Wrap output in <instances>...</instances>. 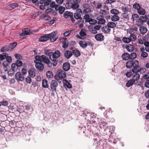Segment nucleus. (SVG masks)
<instances>
[{
    "mask_svg": "<svg viewBox=\"0 0 149 149\" xmlns=\"http://www.w3.org/2000/svg\"><path fill=\"white\" fill-rule=\"evenodd\" d=\"M39 4H40L39 6V7L40 9L43 10L45 9V7L46 6L45 5V4H41L39 3Z\"/></svg>",
    "mask_w": 149,
    "mask_h": 149,
    "instance_id": "nucleus-59",
    "label": "nucleus"
},
{
    "mask_svg": "<svg viewBox=\"0 0 149 149\" xmlns=\"http://www.w3.org/2000/svg\"><path fill=\"white\" fill-rule=\"evenodd\" d=\"M122 15L123 16V17L127 19H128L129 18V16L128 14L124 12V13H122Z\"/></svg>",
    "mask_w": 149,
    "mask_h": 149,
    "instance_id": "nucleus-53",
    "label": "nucleus"
},
{
    "mask_svg": "<svg viewBox=\"0 0 149 149\" xmlns=\"http://www.w3.org/2000/svg\"><path fill=\"white\" fill-rule=\"evenodd\" d=\"M62 47L64 48H67L68 45V42L66 41H64L62 42Z\"/></svg>",
    "mask_w": 149,
    "mask_h": 149,
    "instance_id": "nucleus-46",
    "label": "nucleus"
},
{
    "mask_svg": "<svg viewBox=\"0 0 149 149\" xmlns=\"http://www.w3.org/2000/svg\"><path fill=\"white\" fill-rule=\"evenodd\" d=\"M22 31V32H24L26 35L30 34H31L30 30L28 29H23Z\"/></svg>",
    "mask_w": 149,
    "mask_h": 149,
    "instance_id": "nucleus-37",
    "label": "nucleus"
},
{
    "mask_svg": "<svg viewBox=\"0 0 149 149\" xmlns=\"http://www.w3.org/2000/svg\"><path fill=\"white\" fill-rule=\"evenodd\" d=\"M82 14V11L81 9H78L76 10V12L74 14V17L77 19H81L82 18L81 15Z\"/></svg>",
    "mask_w": 149,
    "mask_h": 149,
    "instance_id": "nucleus-6",
    "label": "nucleus"
},
{
    "mask_svg": "<svg viewBox=\"0 0 149 149\" xmlns=\"http://www.w3.org/2000/svg\"><path fill=\"white\" fill-rule=\"evenodd\" d=\"M140 78V75L137 72H136L135 74L132 77V79L134 80V82L135 81H138Z\"/></svg>",
    "mask_w": 149,
    "mask_h": 149,
    "instance_id": "nucleus-25",
    "label": "nucleus"
},
{
    "mask_svg": "<svg viewBox=\"0 0 149 149\" xmlns=\"http://www.w3.org/2000/svg\"><path fill=\"white\" fill-rule=\"evenodd\" d=\"M95 38L97 40L100 41L103 40L104 38V36L100 34L96 35Z\"/></svg>",
    "mask_w": 149,
    "mask_h": 149,
    "instance_id": "nucleus-13",
    "label": "nucleus"
},
{
    "mask_svg": "<svg viewBox=\"0 0 149 149\" xmlns=\"http://www.w3.org/2000/svg\"><path fill=\"white\" fill-rule=\"evenodd\" d=\"M79 5L78 3H74L72 6V8L73 9H76L79 8Z\"/></svg>",
    "mask_w": 149,
    "mask_h": 149,
    "instance_id": "nucleus-47",
    "label": "nucleus"
},
{
    "mask_svg": "<svg viewBox=\"0 0 149 149\" xmlns=\"http://www.w3.org/2000/svg\"><path fill=\"white\" fill-rule=\"evenodd\" d=\"M60 52L59 50L56 51L54 53L51 52H49V58L53 61L52 63L50 61L49 59L44 55L35 56L34 62L36 64V68L39 71L43 70L44 66L42 63V61L47 64L49 67H51L52 65L54 66H56L57 64L56 59L60 56Z\"/></svg>",
    "mask_w": 149,
    "mask_h": 149,
    "instance_id": "nucleus-1",
    "label": "nucleus"
},
{
    "mask_svg": "<svg viewBox=\"0 0 149 149\" xmlns=\"http://www.w3.org/2000/svg\"><path fill=\"white\" fill-rule=\"evenodd\" d=\"M65 7L63 6H61L59 5L56 6L55 7V10H59L60 14H62L65 10Z\"/></svg>",
    "mask_w": 149,
    "mask_h": 149,
    "instance_id": "nucleus-11",
    "label": "nucleus"
},
{
    "mask_svg": "<svg viewBox=\"0 0 149 149\" xmlns=\"http://www.w3.org/2000/svg\"><path fill=\"white\" fill-rule=\"evenodd\" d=\"M21 72L24 75H25L27 74V70L25 68H23L22 69Z\"/></svg>",
    "mask_w": 149,
    "mask_h": 149,
    "instance_id": "nucleus-61",
    "label": "nucleus"
},
{
    "mask_svg": "<svg viewBox=\"0 0 149 149\" xmlns=\"http://www.w3.org/2000/svg\"><path fill=\"white\" fill-rule=\"evenodd\" d=\"M64 54L65 57L68 59L72 56V52L70 51L67 50L65 52Z\"/></svg>",
    "mask_w": 149,
    "mask_h": 149,
    "instance_id": "nucleus-21",
    "label": "nucleus"
},
{
    "mask_svg": "<svg viewBox=\"0 0 149 149\" xmlns=\"http://www.w3.org/2000/svg\"><path fill=\"white\" fill-rule=\"evenodd\" d=\"M148 54L146 52H142L141 54V58H146L148 57Z\"/></svg>",
    "mask_w": 149,
    "mask_h": 149,
    "instance_id": "nucleus-45",
    "label": "nucleus"
},
{
    "mask_svg": "<svg viewBox=\"0 0 149 149\" xmlns=\"http://www.w3.org/2000/svg\"><path fill=\"white\" fill-rule=\"evenodd\" d=\"M6 58V61L9 63H10L12 61V58L10 56H8V54H7V56Z\"/></svg>",
    "mask_w": 149,
    "mask_h": 149,
    "instance_id": "nucleus-54",
    "label": "nucleus"
},
{
    "mask_svg": "<svg viewBox=\"0 0 149 149\" xmlns=\"http://www.w3.org/2000/svg\"><path fill=\"white\" fill-rule=\"evenodd\" d=\"M130 57V55L127 53H125L123 54L122 55V57L123 59L125 61L128 60Z\"/></svg>",
    "mask_w": 149,
    "mask_h": 149,
    "instance_id": "nucleus-18",
    "label": "nucleus"
},
{
    "mask_svg": "<svg viewBox=\"0 0 149 149\" xmlns=\"http://www.w3.org/2000/svg\"><path fill=\"white\" fill-rule=\"evenodd\" d=\"M140 19L141 20L142 22H146L147 20L145 18V17H144V16H141L139 17Z\"/></svg>",
    "mask_w": 149,
    "mask_h": 149,
    "instance_id": "nucleus-60",
    "label": "nucleus"
},
{
    "mask_svg": "<svg viewBox=\"0 0 149 149\" xmlns=\"http://www.w3.org/2000/svg\"><path fill=\"white\" fill-rule=\"evenodd\" d=\"M29 75L31 77L33 78L36 76V73L35 70L33 69H31L28 71Z\"/></svg>",
    "mask_w": 149,
    "mask_h": 149,
    "instance_id": "nucleus-23",
    "label": "nucleus"
},
{
    "mask_svg": "<svg viewBox=\"0 0 149 149\" xmlns=\"http://www.w3.org/2000/svg\"><path fill=\"white\" fill-rule=\"evenodd\" d=\"M130 58L131 59H134L136 57V54L135 53H132L130 54Z\"/></svg>",
    "mask_w": 149,
    "mask_h": 149,
    "instance_id": "nucleus-42",
    "label": "nucleus"
},
{
    "mask_svg": "<svg viewBox=\"0 0 149 149\" xmlns=\"http://www.w3.org/2000/svg\"><path fill=\"white\" fill-rule=\"evenodd\" d=\"M64 84L68 88H71L72 86L71 84L65 79H64L63 81Z\"/></svg>",
    "mask_w": 149,
    "mask_h": 149,
    "instance_id": "nucleus-28",
    "label": "nucleus"
},
{
    "mask_svg": "<svg viewBox=\"0 0 149 149\" xmlns=\"http://www.w3.org/2000/svg\"><path fill=\"white\" fill-rule=\"evenodd\" d=\"M86 31L81 30L79 32V35H77L76 37L81 39H84L86 38Z\"/></svg>",
    "mask_w": 149,
    "mask_h": 149,
    "instance_id": "nucleus-8",
    "label": "nucleus"
},
{
    "mask_svg": "<svg viewBox=\"0 0 149 149\" xmlns=\"http://www.w3.org/2000/svg\"><path fill=\"white\" fill-rule=\"evenodd\" d=\"M15 79L18 81H23L24 78L22 74L20 72H17L15 74Z\"/></svg>",
    "mask_w": 149,
    "mask_h": 149,
    "instance_id": "nucleus-9",
    "label": "nucleus"
},
{
    "mask_svg": "<svg viewBox=\"0 0 149 149\" xmlns=\"http://www.w3.org/2000/svg\"><path fill=\"white\" fill-rule=\"evenodd\" d=\"M46 76L48 78H51L52 77V73L50 71H47L46 74Z\"/></svg>",
    "mask_w": 149,
    "mask_h": 149,
    "instance_id": "nucleus-44",
    "label": "nucleus"
},
{
    "mask_svg": "<svg viewBox=\"0 0 149 149\" xmlns=\"http://www.w3.org/2000/svg\"><path fill=\"white\" fill-rule=\"evenodd\" d=\"M139 62L136 60H129L126 63V67L128 68H130L133 67V68L137 69L139 68Z\"/></svg>",
    "mask_w": 149,
    "mask_h": 149,
    "instance_id": "nucleus-2",
    "label": "nucleus"
},
{
    "mask_svg": "<svg viewBox=\"0 0 149 149\" xmlns=\"http://www.w3.org/2000/svg\"><path fill=\"white\" fill-rule=\"evenodd\" d=\"M139 30L140 33L143 35L146 33L148 29L146 27L142 26L140 27Z\"/></svg>",
    "mask_w": 149,
    "mask_h": 149,
    "instance_id": "nucleus-15",
    "label": "nucleus"
},
{
    "mask_svg": "<svg viewBox=\"0 0 149 149\" xmlns=\"http://www.w3.org/2000/svg\"><path fill=\"white\" fill-rule=\"evenodd\" d=\"M48 35L50 41L52 42L56 41L58 37V32L56 31L53 32L48 34Z\"/></svg>",
    "mask_w": 149,
    "mask_h": 149,
    "instance_id": "nucleus-3",
    "label": "nucleus"
},
{
    "mask_svg": "<svg viewBox=\"0 0 149 149\" xmlns=\"http://www.w3.org/2000/svg\"><path fill=\"white\" fill-rule=\"evenodd\" d=\"M138 42L139 44L142 45L143 44L144 42L141 38H139L138 40Z\"/></svg>",
    "mask_w": 149,
    "mask_h": 149,
    "instance_id": "nucleus-63",
    "label": "nucleus"
},
{
    "mask_svg": "<svg viewBox=\"0 0 149 149\" xmlns=\"http://www.w3.org/2000/svg\"><path fill=\"white\" fill-rule=\"evenodd\" d=\"M139 17V16L138 15V14H134L132 15L131 19L133 21H134L136 19L138 18Z\"/></svg>",
    "mask_w": 149,
    "mask_h": 149,
    "instance_id": "nucleus-48",
    "label": "nucleus"
},
{
    "mask_svg": "<svg viewBox=\"0 0 149 149\" xmlns=\"http://www.w3.org/2000/svg\"><path fill=\"white\" fill-rule=\"evenodd\" d=\"M52 11L53 9L52 8H48L46 10L45 13L47 14L52 12Z\"/></svg>",
    "mask_w": 149,
    "mask_h": 149,
    "instance_id": "nucleus-64",
    "label": "nucleus"
},
{
    "mask_svg": "<svg viewBox=\"0 0 149 149\" xmlns=\"http://www.w3.org/2000/svg\"><path fill=\"white\" fill-rule=\"evenodd\" d=\"M72 54L76 57H78L80 55V52L77 49H73L72 51Z\"/></svg>",
    "mask_w": 149,
    "mask_h": 149,
    "instance_id": "nucleus-22",
    "label": "nucleus"
},
{
    "mask_svg": "<svg viewBox=\"0 0 149 149\" xmlns=\"http://www.w3.org/2000/svg\"><path fill=\"white\" fill-rule=\"evenodd\" d=\"M66 77L65 72L63 71H61L55 76V79L57 80H59L61 79H63Z\"/></svg>",
    "mask_w": 149,
    "mask_h": 149,
    "instance_id": "nucleus-4",
    "label": "nucleus"
},
{
    "mask_svg": "<svg viewBox=\"0 0 149 149\" xmlns=\"http://www.w3.org/2000/svg\"><path fill=\"white\" fill-rule=\"evenodd\" d=\"M129 38L131 41H134L136 40V37L134 35L131 34Z\"/></svg>",
    "mask_w": 149,
    "mask_h": 149,
    "instance_id": "nucleus-39",
    "label": "nucleus"
},
{
    "mask_svg": "<svg viewBox=\"0 0 149 149\" xmlns=\"http://www.w3.org/2000/svg\"><path fill=\"white\" fill-rule=\"evenodd\" d=\"M79 44L81 47L83 48L86 47L87 45H90L91 46L93 45V43L88 41H80L79 42Z\"/></svg>",
    "mask_w": 149,
    "mask_h": 149,
    "instance_id": "nucleus-7",
    "label": "nucleus"
},
{
    "mask_svg": "<svg viewBox=\"0 0 149 149\" xmlns=\"http://www.w3.org/2000/svg\"><path fill=\"white\" fill-rule=\"evenodd\" d=\"M49 39L48 34H46L41 36L39 38V40L40 42H44L47 40Z\"/></svg>",
    "mask_w": 149,
    "mask_h": 149,
    "instance_id": "nucleus-10",
    "label": "nucleus"
},
{
    "mask_svg": "<svg viewBox=\"0 0 149 149\" xmlns=\"http://www.w3.org/2000/svg\"><path fill=\"white\" fill-rule=\"evenodd\" d=\"M48 81L46 79H43L42 81V85L44 88H48V85L47 84Z\"/></svg>",
    "mask_w": 149,
    "mask_h": 149,
    "instance_id": "nucleus-35",
    "label": "nucleus"
},
{
    "mask_svg": "<svg viewBox=\"0 0 149 149\" xmlns=\"http://www.w3.org/2000/svg\"><path fill=\"white\" fill-rule=\"evenodd\" d=\"M16 65L17 67H20L22 66L23 65L22 62L19 60H18L16 62Z\"/></svg>",
    "mask_w": 149,
    "mask_h": 149,
    "instance_id": "nucleus-50",
    "label": "nucleus"
},
{
    "mask_svg": "<svg viewBox=\"0 0 149 149\" xmlns=\"http://www.w3.org/2000/svg\"><path fill=\"white\" fill-rule=\"evenodd\" d=\"M119 19V17L117 15H113L111 17V20L113 22L117 21H118Z\"/></svg>",
    "mask_w": 149,
    "mask_h": 149,
    "instance_id": "nucleus-32",
    "label": "nucleus"
},
{
    "mask_svg": "<svg viewBox=\"0 0 149 149\" xmlns=\"http://www.w3.org/2000/svg\"><path fill=\"white\" fill-rule=\"evenodd\" d=\"M50 6L52 8H55V7L56 6H58V5H56V3L55 1H51V2L49 4Z\"/></svg>",
    "mask_w": 149,
    "mask_h": 149,
    "instance_id": "nucleus-49",
    "label": "nucleus"
},
{
    "mask_svg": "<svg viewBox=\"0 0 149 149\" xmlns=\"http://www.w3.org/2000/svg\"><path fill=\"white\" fill-rule=\"evenodd\" d=\"M102 31L105 33H107L109 32L111 30V29L108 26L102 27L101 29Z\"/></svg>",
    "mask_w": 149,
    "mask_h": 149,
    "instance_id": "nucleus-19",
    "label": "nucleus"
},
{
    "mask_svg": "<svg viewBox=\"0 0 149 149\" xmlns=\"http://www.w3.org/2000/svg\"><path fill=\"white\" fill-rule=\"evenodd\" d=\"M83 11L84 13H88L91 12V9L89 8H86Z\"/></svg>",
    "mask_w": 149,
    "mask_h": 149,
    "instance_id": "nucleus-62",
    "label": "nucleus"
},
{
    "mask_svg": "<svg viewBox=\"0 0 149 149\" xmlns=\"http://www.w3.org/2000/svg\"><path fill=\"white\" fill-rule=\"evenodd\" d=\"M70 68V64L67 62L64 63L63 65V68L66 71L68 70Z\"/></svg>",
    "mask_w": 149,
    "mask_h": 149,
    "instance_id": "nucleus-20",
    "label": "nucleus"
},
{
    "mask_svg": "<svg viewBox=\"0 0 149 149\" xmlns=\"http://www.w3.org/2000/svg\"><path fill=\"white\" fill-rule=\"evenodd\" d=\"M122 41L123 42L125 43H129L131 42L129 38L126 37L123 38Z\"/></svg>",
    "mask_w": 149,
    "mask_h": 149,
    "instance_id": "nucleus-40",
    "label": "nucleus"
},
{
    "mask_svg": "<svg viewBox=\"0 0 149 149\" xmlns=\"http://www.w3.org/2000/svg\"><path fill=\"white\" fill-rule=\"evenodd\" d=\"M135 82L134 80L132 79L129 80L128 81L126 84V86L128 87H130L131 86H132L133 84Z\"/></svg>",
    "mask_w": 149,
    "mask_h": 149,
    "instance_id": "nucleus-29",
    "label": "nucleus"
},
{
    "mask_svg": "<svg viewBox=\"0 0 149 149\" xmlns=\"http://www.w3.org/2000/svg\"><path fill=\"white\" fill-rule=\"evenodd\" d=\"M89 15L88 14H86L84 17V19H85V21L86 22H88L89 20L91 19L89 17Z\"/></svg>",
    "mask_w": 149,
    "mask_h": 149,
    "instance_id": "nucleus-51",
    "label": "nucleus"
},
{
    "mask_svg": "<svg viewBox=\"0 0 149 149\" xmlns=\"http://www.w3.org/2000/svg\"><path fill=\"white\" fill-rule=\"evenodd\" d=\"M110 12L111 13L115 15H117L119 13V11L116 9H111L110 11Z\"/></svg>",
    "mask_w": 149,
    "mask_h": 149,
    "instance_id": "nucleus-34",
    "label": "nucleus"
},
{
    "mask_svg": "<svg viewBox=\"0 0 149 149\" xmlns=\"http://www.w3.org/2000/svg\"><path fill=\"white\" fill-rule=\"evenodd\" d=\"M15 56L17 59H20L22 58V56L20 54H16L15 55Z\"/></svg>",
    "mask_w": 149,
    "mask_h": 149,
    "instance_id": "nucleus-58",
    "label": "nucleus"
},
{
    "mask_svg": "<svg viewBox=\"0 0 149 149\" xmlns=\"http://www.w3.org/2000/svg\"><path fill=\"white\" fill-rule=\"evenodd\" d=\"M146 68H141L139 70H137L136 71L137 72H139L141 74H143L146 72Z\"/></svg>",
    "mask_w": 149,
    "mask_h": 149,
    "instance_id": "nucleus-36",
    "label": "nucleus"
},
{
    "mask_svg": "<svg viewBox=\"0 0 149 149\" xmlns=\"http://www.w3.org/2000/svg\"><path fill=\"white\" fill-rule=\"evenodd\" d=\"M32 1L33 3H35L37 5H39V3H43L44 2V0H32Z\"/></svg>",
    "mask_w": 149,
    "mask_h": 149,
    "instance_id": "nucleus-30",
    "label": "nucleus"
},
{
    "mask_svg": "<svg viewBox=\"0 0 149 149\" xmlns=\"http://www.w3.org/2000/svg\"><path fill=\"white\" fill-rule=\"evenodd\" d=\"M107 26L110 28H113L116 27V24L113 22H109L107 23Z\"/></svg>",
    "mask_w": 149,
    "mask_h": 149,
    "instance_id": "nucleus-31",
    "label": "nucleus"
},
{
    "mask_svg": "<svg viewBox=\"0 0 149 149\" xmlns=\"http://www.w3.org/2000/svg\"><path fill=\"white\" fill-rule=\"evenodd\" d=\"M137 69H134V68H133L132 70H130L129 72H128L125 74V75L127 77H129L133 73H135Z\"/></svg>",
    "mask_w": 149,
    "mask_h": 149,
    "instance_id": "nucleus-24",
    "label": "nucleus"
},
{
    "mask_svg": "<svg viewBox=\"0 0 149 149\" xmlns=\"http://www.w3.org/2000/svg\"><path fill=\"white\" fill-rule=\"evenodd\" d=\"M126 48L128 52H133L134 49V46L131 44L127 45Z\"/></svg>",
    "mask_w": 149,
    "mask_h": 149,
    "instance_id": "nucleus-14",
    "label": "nucleus"
},
{
    "mask_svg": "<svg viewBox=\"0 0 149 149\" xmlns=\"http://www.w3.org/2000/svg\"><path fill=\"white\" fill-rule=\"evenodd\" d=\"M143 22L139 18L136 22V24L138 26H140L143 24Z\"/></svg>",
    "mask_w": 149,
    "mask_h": 149,
    "instance_id": "nucleus-38",
    "label": "nucleus"
},
{
    "mask_svg": "<svg viewBox=\"0 0 149 149\" xmlns=\"http://www.w3.org/2000/svg\"><path fill=\"white\" fill-rule=\"evenodd\" d=\"M138 13L141 15H144L146 13V11L145 9L142 8H140L138 10Z\"/></svg>",
    "mask_w": 149,
    "mask_h": 149,
    "instance_id": "nucleus-26",
    "label": "nucleus"
},
{
    "mask_svg": "<svg viewBox=\"0 0 149 149\" xmlns=\"http://www.w3.org/2000/svg\"><path fill=\"white\" fill-rule=\"evenodd\" d=\"M135 31L134 29H131L129 30L128 32L129 33L130 35L134 34L135 32Z\"/></svg>",
    "mask_w": 149,
    "mask_h": 149,
    "instance_id": "nucleus-57",
    "label": "nucleus"
},
{
    "mask_svg": "<svg viewBox=\"0 0 149 149\" xmlns=\"http://www.w3.org/2000/svg\"><path fill=\"white\" fill-rule=\"evenodd\" d=\"M58 85V81L56 80H53L51 81L50 86L52 91L54 92L56 91V88Z\"/></svg>",
    "mask_w": 149,
    "mask_h": 149,
    "instance_id": "nucleus-5",
    "label": "nucleus"
},
{
    "mask_svg": "<svg viewBox=\"0 0 149 149\" xmlns=\"http://www.w3.org/2000/svg\"><path fill=\"white\" fill-rule=\"evenodd\" d=\"M44 3H41V4H45V5L46 6H49L51 1H52V0H44Z\"/></svg>",
    "mask_w": 149,
    "mask_h": 149,
    "instance_id": "nucleus-43",
    "label": "nucleus"
},
{
    "mask_svg": "<svg viewBox=\"0 0 149 149\" xmlns=\"http://www.w3.org/2000/svg\"><path fill=\"white\" fill-rule=\"evenodd\" d=\"M97 19L98 20V23L99 24H103L106 22V20L102 18L101 15L97 17Z\"/></svg>",
    "mask_w": 149,
    "mask_h": 149,
    "instance_id": "nucleus-12",
    "label": "nucleus"
},
{
    "mask_svg": "<svg viewBox=\"0 0 149 149\" xmlns=\"http://www.w3.org/2000/svg\"><path fill=\"white\" fill-rule=\"evenodd\" d=\"M122 11L124 12H130L131 10V8L130 6H123L122 9Z\"/></svg>",
    "mask_w": 149,
    "mask_h": 149,
    "instance_id": "nucleus-27",
    "label": "nucleus"
},
{
    "mask_svg": "<svg viewBox=\"0 0 149 149\" xmlns=\"http://www.w3.org/2000/svg\"><path fill=\"white\" fill-rule=\"evenodd\" d=\"M41 19L45 20H48L51 19V17L46 14H43L40 16Z\"/></svg>",
    "mask_w": 149,
    "mask_h": 149,
    "instance_id": "nucleus-16",
    "label": "nucleus"
},
{
    "mask_svg": "<svg viewBox=\"0 0 149 149\" xmlns=\"http://www.w3.org/2000/svg\"><path fill=\"white\" fill-rule=\"evenodd\" d=\"M89 23L91 24H94L97 22V21L96 20L93 19L91 18L90 20H89V21L88 22Z\"/></svg>",
    "mask_w": 149,
    "mask_h": 149,
    "instance_id": "nucleus-41",
    "label": "nucleus"
},
{
    "mask_svg": "<svg viewBox=\"0 0 149 149\" xmlns=\"http://www.w3.org/2000/svg\"><path fill=\"white\" fill-rule=\"evenodd\" d=\"M70 31H65L63 33V36L65 37L68 36L71 33Z\"/></svg>",
    "mask_w": 149,
    "mask_h": 149,
    "instance_id": "nucleus-55",
    "label": "nucleus"
},
{
    "mask_svg": "<svg viewBox=\"0 0 149 149\" xmlns=\"http://www.w3.org/2000/svg\"><path fill=\"white\" fill-rule=\"evenodd\" d=\"M19 6V4L17 3L10 4L8 7V9L11 10Z\"/></svg>",
    "mask_w": 149,
    "mask_h": 149,
    "instance_id": "nucleus-17",
    "label": "nucleus"
},
{
    "mask_svg": "<svg viewBox=\"0 0 149 149\" xmlns=\"http://www.w3.org/2000/svg\"><path fill=\"white\" fill-rule=\"evenodd\" d=\"M134 8L137 10L141 8L139 4L136 3L134 4L133 6Z\"/></svg>",
    "mask_w": 149,
    "mask_h": 149,
    "instance_id": "nucleus-52",
    "label": "nucleus"
},
{
    "mask_svg": "<svg viewBox=\"0 0 149 149\" xmlns=\"http://www.w3.org/2000/svg\"><path fill=\"white\" fill-rule=\"evenodd\" d=\"M26 81L27 83L30 84L31 81V79L30 77L28 76L26 78Z\"/></svg>",
    "mask_w": 149,
    "mask_h": 149,
    "instance_id": "nucleus-56",
    "label": "nucleus"
},
{
    "mask_svg": "<svg viewBox=\"0 0 149 149\" xmlns=\"http://www.w3.org/2000/svg\"><path fill=\"white\" fill-rule=\"evenodd\" d=\"M72 13L68 11H65L63 14L64 17L65 18H67L71 16Z\"/></svg>",
    "mask_w": 149,
    "mask_h": 149,
    "instance_id": "nucleus-33",
    "label": "nucleus"
}]
</instances>
